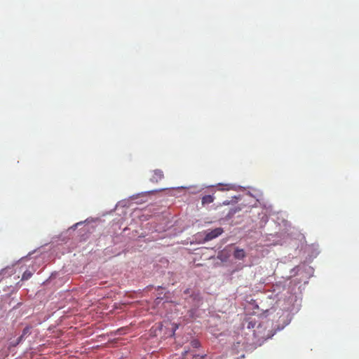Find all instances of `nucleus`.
<instances>
[{"mask_svg":"<svg viewBox=\"0 0 359 359\" xmlns=\"http://www.w3.org/2000/svg\"><path fill=\"white\" fill-rule=\"evenodd\" d=\"M223 229L222 228H216L215 229H212L210 231H208L205 233V238L204 240L205 241H211L219 236H220L223 233Z\"/></svg>","mask_w":359,"mask_h":359,"instance_id":"f257e3e1","label":"nucleus"},{"mask_svg":"<svg viewBox=\"0 0 359 359\" xmlns=\"http://www.w3.org/2000/svg\"><path fill=\"white\" fill-rule=\"evenodd\" d=\"M164 178L163 172L160 169H156L152 171L150 177V181L153 183H158L159 181Z\"/></svg>","mask_w":359,"mask_h":359,"instance_id":"f03ea898","label":"nucleus"},{"mask_svg":"<svg viewBox=\"0 0 359 359\" xmlns=\"http://www.w3.org/2000/svg\"><path fill=\"white\" fill-rule=\"evenodd\" d=\"M246 256L243 249L236 248L233 252V257L236 259L242 260Z\"/></svg>","mask_w":359,"mask_h":359,"instance_id":"7ed1b4c3","label":"nucleus"},{"mask_svg":"<svg viewBox=\"0 0 359 359\" xmlns=\"http://www.w3.org/2000/svg\"><path fill=\"white\" fill-rule=\"evenodd\" d=\"M30 334V327H26L23 329L22 330V333L21 334V336H20L18 339L16 340V343H15V345H18L21 341L23 339V338L29 334Z\"/></svg>","mask_w":359,"mask_h":359,"instance_id":"20e7f679","label":"nucleus"},{"mask_svg":"<svg viewBox=\"0 0 359 359\" xmlns=\"http://www.w3.org/2000/svg\"><path fill=\"white\" fill-rule=\"evenodd\" d=\"M214 201V197L212 195H205L202 198V204H210Z\"/></svg>","mask_w":359,"mask_h":359,"instance_id":"39448f33","label":"nucleus"},{"mask_svg":"<svg viewBox=\"0 0 359 359\" xmlns=\"http://www.w3.org/2000/svg\"><path fill=\"white\" fill-rule=\"evenodd\" d=\"M190 297L193 299L194 301L196 302L197 303H199L201 302L202 298L198 292L191 293Z\"/></svg>","mask_w":359,"mask_h":359,"instance_id":"423d86ee","label":"nucleus"},{"mask_svg":"<svg viewBox=\"0 0 359 359\" xmlns=\"http://www.w3.org/2000/svg\"><path fill=\"white\" fill-rule=\"evenodd\" d=\"M32 276V273L29 271H26L23 273L22 280H28Z\"/></svg>","mask_w":359,"mask_h":359,"instance_id":"0eeeda50","label":"nucleus"},{"mask_svg":"<svg viewBox=\"0 0 359 359\" xmlns=\"http://www.w3.org/2000/svg\"><path fill=\"white\" fill-rule=\"evenodd\" d=\"M191 344L194 347L196 348L199 346V342L198 341L194 340L191 341Z\"/></svg>","mask_w":359,"mask_h":359,"instance_id":"6e6552de","label":"nucleus"},{"mask_svg":"<svg viewBox=\"0 0 359 359\" xmlns=\"http://www.w3.org/2000/svg\"><path fill=\"white\" fill-rule=\"evenodd\" d=\"M184 293L186 294H188L190 293V290L189 289H187L184 291Z\"/></svg>","mask_w":359,"mask_h":359,"instance_id":"1a4fd4ad","label":"nucleus"},{"mask_svg":"<svg viewBox=\"0 0 359 359\" xmlns=\"http://www.w3.org/2000/svg\"><path fill=\"white\" fill-rule=\"evenodd\" d=\"M15 343H16V341H15V342H13H13H11L9 346H10V347H11V346H13V347H14V346H16L17 345H15Z\"/></svg>","mask_w":359,"mask_h":359,"instance_id":"9d476101","label":"nucleus"}]
</instances>
